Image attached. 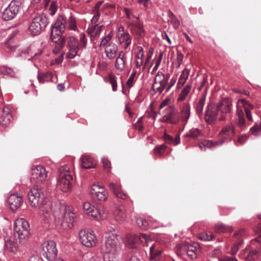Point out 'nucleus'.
<instances>
[{"label":"nucleus","instance_id":"5701e85b","mask_svg":"<svg viewBox=\"0 0 261 261\" xmlns=\"http://www.w3.org/2000/svg\"><path fill=\"white\" fill-rule=\"evenodd\" d=\"M165 115L164 116L165 120L171 124H177L179 122V119L177 117L175 110L173 107H168L165 109Z\"/></svg>","mask_w":261,"mask_h":261},{"label":"nucleus","instance_id":"6e6d98bb","mask_svg":"<svg viewBox=\"0 0 261 261\" xmlns=\"http://www.w3.org/2000/svg\"><path fill=\"white\" fill-rule=\"evenodd\" d=\"M166 147H167L165 144H162L155 147L154 149V150L156 154H158L159 156H161L163 155Z\"/></svg>","mask_w":261,"mask_h":261},{"label":"nucleus","instance_id":"f257e3e1","mask_svg":"<svg viewBox=\"0 0 261 261\" xmlns=\"http://www.w3.org/2000/svg\"><path fill=\"white\" fill-rule=\"evenodd\" d=\"M28 198L31 206L40 208L41 216L45 223L53 220V216L50 214L53 209V204L47 200L41 189L38 187L31 189L28 193Z\"/></svg>","mask_w":261,"mask_h":261},{"label":"nucleus","instance_id":"bb28decb","mask_svg":"<svg viewBox=\"0 0 261 261\" xmlns=\"http://www.w3.org/2000/svg\"><path fill=\"white\" fill-rule=\"evenodd\" d=\"M239 102L241 103L242 107H244L247 119L250 121H253V118L251 110L253 109V106L245 99H239Z\"/></svg>","mask_w":261,"mask_h":261},{"label":"nucleus","instance_id":"b1692460","mask_svg":"<svg viewBox=\"0 0 261 261\" xmlns=\"http://www.w3.org/2000/svg\"><path fill=\"white\" fill-rule=\"evenodd\" d=\"M131 27L132 33L137 36L138 38H143L145 35L143 24L140 21H132L129 23Z\"/></svg>","mask_w":261,"mask_h":261},{"label":"nucleus","instance_id":"c03bdc74","mask_svg":"<svg viewBox=\"0 0 261 261\" xmlns=\"http://www.w3.org/2000/svg\"><path fill=\"white\" fill-rule=\"evenodd\" d=\"M201 131L197 128H192L190 130L188 133L184 135L185 137L196 139L201 135Z\"/></svg>","mask_w":261,"mask_h":261},{"label":"nucleus","instance_id":"4c0bfd02","mask_svg":"<svg viewBox=\"0 0 261 261\" xmlns=\"http://www.w3.org/2000/svg\"><path fill=\"white\" fill-rule=\"evenodd\" d=\"M215 230L218 233L230 232L233 231V228L231 226H228L223 223H218L215 225Z\"/></svg>","mask_w":261,"mask_h":261},{"label":"nucleus","instance_id":"ddd939ff","mask_svg":"<svg viewBox=\"0 0 261 261\" xmlns=\"http://www.w3.org/2000/svg\"><path fill=\"white\" fill-rule=\"evenodd\" d=\"M79 238L81 243L88 247L95 246L97 242L96 235L91 230H81L79 232Z\"/></svg>","mask_w":261,"mask_h":261},{"label":"nucleus","instance_id":"bf43d9fd","mask_svg":"<svg viewBox=\"0 0 261 261\" xmlns=\"http://www.w3.org/2000/svg\"><path fill=\"white\" fill-rule=\"evenodd\" d=\"M242 107V105H241V103L239 102V100H238L237 103V110H236V116L237 117H243L244 116V113L243 111V110L241 108V107Z\"/></svg>","mask_w":261,"mask_h":261},{"label":"nucleus","instance_id":"7c9ffc66","mask_svg":"<svg viewBox=\"0 0 261 261\" xmlns=\"http://www.w3.org/2000/svg\"><path fill=\"white\" fill-rule=\"evenodd\" d=\"M190 71V69L188 68H185L182 70L176 85V88L177 89H179L184 86L188 79Z\"/></svg>","mask_w":261,"mask_h":261},{"label":"nucleus","instance_id":"412c9836","mask_svg":"<svg viewBox=\"0 0 261 261\" xmlns=\"http://www.w3.org/2000/svg\"><path fill=\"white\" fill-rule=\"evenodd\" d=\"M23 202L22 196L17 194H11L8 198V203L12 211L15 212L18 209Z\"/></svg>","mask_w":261,"mask_h":261},{"label":"nucleus","instance_id":"49530a36","mask_svg":"<svg viewBox=\"0 0 261 261\" xmlns=\"http://www.w3.org/2000/svg\"><path fill=\"white\" fill-rule=\"evenodd\" d=\"M95 207L92 205L91 203L86 202L83 204V209L84 212L88 215L92 217L93 212H95Z\"/></svg>","mask_w":261,"mask_h":261},{"label":"nucleus","instance_id":"79ce46f5","mask_svg":"<svg viewBox=\"0 0 261 261\" xmlns=\"http://www.w3.org/2000/svg\"><path fill=\"white\" fill-rule=\"evenodd\" d=\"M191 90V85L187 84L181 90L177 98V101H181L186 99Z\"/></svg>","mask_w":261,"mask_h":261},{"label":"nucleus","instance_id":"8fccbe9b","mask_svg":"<svg viewBox=\"0 0 261 261\" xmlns=\"http://www.w3.org/2000/svg\"><path fill=\"white\" fill-rule=\"evenodd\" d=\"M250 131L254 136H259L261 135V123H256L250 128Z\"/></svg>","mask_w":261,"mask_h":261},{"label":"nucleus","instance_id":"cd10ccee","mask_svg":"<svg viewBox=\"0 0 261 261\" xmlns=\"http://www.w3.org/2000/svg\"><path fill=\"white\" fill-rule=\"evenodd\" d=\"M117 33V37L119 43H125L124 48L127 49L132 42V38L128 32Z\"/></svg>","mask_w":261,"mask_h":261},{"label":"nucleus","instance_id":"c756f323","mask_svg":"<svg viewBox=\"0 0 261 261\" xmlns=\"http://www.w3.org/2000/svg\"><path fill=\"white\" fill-rule=\"evenodd\" d=\"M164 139L166 143L170 145L176 146L180 143V133L176 134L175 136H172L165 133Z\"/></svg>","mask_w":261,"mask_h":261},{"label":"nucleus","instance_id":"4d7b16f0","mask_svg":"<svg viewBox=\"0 0 261 261\" xmlns=\"http://www.w3.org/2000/svg\"><path fill=\"white\" fill-rule=\"evenodd\" d=\"M247 236V232L244 229H241L234 234V237L238 240L246 238Z\"/></svg>","mask_w":261,"mask_h":261},{"label":"nucleus","instance_id":"c9c22d12","mask_svg":"<svg viewBox=\"0 0 261 261\" xmlns=\"http://www.w3.org/2000/svg\"><path fill=\"white\" fill-rule=\"evenodd\" d=\"M114 215L116 219L121 220L126 217V210L123 205H119L117 207L114 212Z\"/></svg>","mask_w":261,"mask_h":261},{"label":"nucleus","instance_id":"423d86ee","mask_svg":"<svg viewBox=\"0 0 261 261\" xmlns=\"http://www.w3.org/2000/svg\"><path fill=\"white\" fill-rule=\"evenodd\" d=\"M72 172L67 166L59 169V175L57 187L63 192H68L71 188L72 181Z\"/></svg>","mask_w":261,"mask_h":261},{"label":"nucleus","instance_id":"c85d7f7f","mask_svg":"<svg viewBox=\"0 0 261 261\" xmlns=\"http://www.w3.org/2000/svg\"><path fill=\"white\" fill-rule=\"evenodd\" d=\"M92 217L97 219H105L107 218L108 213L107 209L103 206L96 207L95 212H93Z\"/></svg>","mask_w":261,"mask_h":261},{"label":"nucleus","instance_id":"a211bd4d","mask_svg":"<svg viewBox=\"0 0 261 261\" xmlns=\"http://www.w3.org/2000/svg\"><path fill=\"white\" fill-rule=\"evenodd\" d=\"M235 125L232 123L224 126L219 133L220 141H223V144L228 140H231L235 134Z\"/></svg>","mask_w":261,"mask_h":261},{"label":"nucleus","instance_id":"ea45409f","mask_svg":"<svg viewBox=\"0 0 261 261\" xmlns=\"http://www.w3.org/2000/svg\"><path fill=\"white\" fill-rule=\"evenodd\" d=\"M1 72L4 75L10 77H16L17 76V70L6 66L2 67Z\"/></svg>","mask_w":261,"mask_h":261},{"label":"nucleus","instance_id":"e433bc0d","mask_svg":"<svg viewBox=\"0 0 261 261\" xmlns=\"http://www.w3.org/2000/svg\"><path fill=\"white\" fill-rule=\"evenodd\" d=\"M5 249L14 254H15L17 251L15 243L9 238L5 239Z\"/></svg>","mask_w":261,"mask_h":261},{"label":"nucleus","instance_id":"052dcab7","mask_svg":"<svg viewBox=\"0 0 261 261\" xmlns=\"http://www.w3.org/2000/svg\"><path fill=\"white\" fill-rule=\"evenodd\" d=\"M137 223L139 227L143 229H146L148 226V222L141 218H139L137 220Z\"/></svg>","mask_w":261,"mask_h":261},{"label":"nucleus","instance_id":"13d9d810","mask_svg":"<svg viewBox=\"0 0 261 261\" xmlns=\"http://www.w3.org/2000/svg\"><path fill=\"white\" fill-rule=\"evenodd\" d=\"M35 49V47L34 45H31L29 46L27 50V52L28 54H30L31 57H34L36 56L37 55H40L41 53V51L40 50H38L37 53L34 50Z\"/></svg>","mask_w":261,"mask_h":261},{"label":"nucleus","instance_id":"864d4df0","mask_svg":"<svg viewBox=\"0 0 261 261\" xmlns=\"http://www.w3.org/2000/svg\"><path fill=\"white\" fill-rule=\"evenodd\" d=\"M248 138V136L246 134H243L238 137L237 140L234 141V144L237 146L244 144Z\"/></svg>","mask_w":261,"mask_h":261},{"label":"nucleus","instance_id":"20e7f679","mask_svg":"<svg viewBox=\"0 0 261 261\" xmlns=\"http://www.w3.org/2000/svg\"><path fill=\"white\" fill-rule=\"evenodd\" d=\"M119 250L117 235L114 233L108 234L101 248L104 261H118Z\"/></svg>","mask_w":261,"mask_h":261},{"label":"nucleus","instance_id":"72a5a7b5","mask_svg":"<svg viewBox=\"0 0 261 261\" xmlns=\"http://www.w3.org/2000/svg\"><path fill=\"white\" fill-rule=\"evenodd\" d=\"M66 27L69 30L75 32L79 31L77 26V20L72 14H70L68 19L66 20Z\"/></svg>","mask_w":261,"mask_h":261},{"label":"nucleus","instance_id":"de8ad7c7","mask_svg":"<svg viewBox=\"0 0 261 261\" xmlns=\"http://www.w3.org/2000/svg\"><path fill=\"white\" fill-rule=\"evenodd\" d=\"M235 122L241 130H243L247 127L245 117H237L235 119Z\"/></svg>","mask_w":261,"mask_h":261},{"label":"nucleus","instance_id":"f03ea898","mask_svg":"<svg viewBox=\"0 0 261 261\" xmlns=\"http://www.w3.org/2000/svg\"><path fill=\"white\" fill-rule=\"evenodd\" d=\"M50 214L53 218L49 223L55 221L65 229L69 228L72 226L75 217V214L71 211L70 208H66L64 206L60 205L53 206Z\"/></svg>","mask_w":261,"mask_h":261},{"label":"nucleus","instance_id":"1a4fd4ad","mask_svg":"<svg viewBox=\"0 0 261 261\" xmlns=\"http://www.w3.org/2000/svg\"><path fill=\"white\" fill-rule=\"evenodd\" d=\"M175 249L178 254L186 253L192 259L197 258L200 252V246L196 243L182 242L177 244Z\"/></svg>","mask_w":261,"mask_h":261},{"label":"nucleus","instance_id":"7ed1b4c3","mask_svg":"<svg viewBox=\"0 0 261 261\" xmlns=\"http://www.w3.org/2000/svg\"><path fill=\"white\" fill-rule=\"evenodd\" d=\"M66 27V19L62 15H59L54 25L51 32L50 39L56 43L55 49L53 53L57 54L59 50L63 48L65 43V38L62 36V34L64 32Z\"/></svg>","mask_w":261,"mask_h":261},{"label":"nucleus","instance_id":"2eb2a0df","mask_svg":"<svg viewBox=\"0 0 261 261\" xmlns=\"http://www.w3.org/2000/svg\"><path fill=\"white\" fill-rule=\"evenodd\" d=\"M47 177V172L43 166L39 165L32 168L31 177L32 182L42 184L46 180Z\"/></svg>","mask_w":261,"mask_h":261},{"label":"nucleus","instance_id":"f3484780","mask_svg":"<svg viewBox=\"0 0 261 261\" xmlns=\"http://www.w3.org/2000/svg\"><path fill=\"white\" fill-rule=\"evenodd\" d=\"M90 193L93 198L100 201H106L109 196L108 190L98 185H93L91 187Z\"/></svg>","mask_w":261,"mask_h":261},{"label":"nucleus","instance_id":"0e129e2a","mask_svg":"<svg viewBox=\"0 0 261 261\" xmlns=\"http://www.w3.org/2000/svg\"><path fill=\"white\" fill-rule=\"evenodd\" d=\"M123 11L125 12V14L127 19L130 20L132 17L136 18L137 19H139V17H136L132 14V11L129 9L124 8L123 9Z\"/></svg>","mask_w":261,"mask_h":261},{"label":"nucleus","instance_id":"f8f14e48","mask_svg":"<svg viewBox=\"0 0 261 261\" xmlns=\"http://www.w3.org/2000/svg\"><path fill=\"white\" fill-rule=\"evenodd\" d=\"M43 255L48 261H54L57 256L58 249L56 243L52 240L45 241L42 244Z\"/></svg>","mask_w":261,"mask_h":261},{"label":"nucleus","instance_id":"4be33fe9","mask_svg":"<svg viewBox=\"0 0 261 261\" xmlns=\"http://www.w3.org/2000/svg\"><path fill=\"white\" fill-rule=\"evenodd\" d=\"M109 188L112 192L118 198L122 199H127L129 198L127 194L123 191L120 184L115 182L109 184Z\"/></svg>","mask_w":261,"mask_h":261},{"label":"nucleus","instance_id":"6e6552de","mask_svg":"<svg viewBox=\"0 0 261 261\" xmlns=\"http://www.w3.org/2000/svg\"><path fill=\"white\" fill-rule=\"evenodd\" d=\"M48 23L45 15L41 14L34 17L29 25L28 31L33 36L40 34L44 31Z\"/></svg>","mask_w":261,"mask_h":261},{"label":"nucleus","instance_id":"58836bf2","mask_svg":"<svg viewBox=\"0 0 261 261\" xmlns=\"http://www.w3.org/2000/svg\"><path fill=\"white\" fill-rule=\"evenodd\" d=\"M105 81L112 86V91L115 92L117 90V77L113 74H109L105 78Z\"/></svg>","mask_w":261,"mask_h":261},{"label":"nucleus","instance_id":"2f4dec72","mask_svg":"<svg viewBox=\"0 0 261 261\" xmlns=\"http://www.w3.org/2000/svg\"><path fill=\"white\" fill-rule=\"evenodd\" d=\"M11 119L12 116L9 113L8 109L4 108L0 120V125L4 127L8 126L10 124Z\"/></svg>","mask_w":261,"mask_h":261},{"label":"nucleus","instance_id":"a18cd8bd","mask_svg":"<svg viewBox=\"0 0 261 261\" xmlns=\"http://www.w3.org/2000/svg\"><path fill=\"white\" fill-rule=\"evenodd\" d=\"M198 238L201 241H210L214 238V234L212 232L204 231L199 234Z\"/></svg>","mask_w":261,"mask_h":261},{"label":"nucleus","instance_id":"a19ab883","mask_svg":"<svg viewBox=\"0 0 261 261\" xmlns=\"http://www.w3.org/2000/svg\"><path fill=\"white\" fill-rule=\"evenodd\" d=\"M205 97L204 96H201L199 99L198 102L195 105L196 112L199 116H201L203 114V109L205 105Z\"/></svg>","mask_w":261,"mask_h":261},{"label":"nucleus","instance_id":"473e14b6","mask_svg":"<svg viewBox=\"0 0 261 261\" xmlns=\"http://www.w3.org/2000/svg\"><path fill=\"white\" fill-rule=\"evenodd\" d=\"M102 27V25L98 26L97 24H95L88 28L87 32L88 34L90 35L91 40L94 39L95 37L99 35Z\"/></svg>","mask_w":261,"mask_h":261},{"label":"nucleus","instance_id":"f704fd0d","mask_svg":"<svg viewBox=\"0 0 261 261\" xmlns=\"http://www.w3.org/2000/svg\"><path fill=\"white\" fill-rule=\"evenodd\" d=\"M203 145L207 148H215L221 146L223 145V141H212L204 140L201 143L199 144V146L200 148L202 147L201 145Z\"/></svg>","mask_w":261,"mask_h":261},{"label":"nucleus","instance_id":"338daca9","mask_svg":"<svg viewBox=\"0 0 261 261\" xmlns=\"http://www.w3.org/2000/svg\"><path fill=\"white\" fill-rule=\"evenodd\" d=\"M103 166L105 169H107L108 171L111 168V163L110 161L107 158L102 159Z\"/></svg>","mask_w":261,"mask_h":261},{"label":"nucleus","instance_id":"774afa93","mask_svg":"<svg viewBox=\"0 0 261 261\" xmlns=\"http://www.w3.org/2000/svg\"><path fill=\"white\" fill-rule=\"evenodd\" d=\"M256 231L260 233L259 236L255 238L254 241L261 244V223L258 224L256 227Z\"/></svg>","mask_w":261,"mask_h":261},{"label":"nucleus","instance_id":"0eeeda50","mask_svg":"<svg viewBox=\"0 0 261 261\" xmlns=\"http://www.w3.org/2000/svg\"><path fill=\"white\" fill-rule=\"evenodd\" d=\"M14 234L20 243L27 242L30 237V229L28 222L23 218L17 219L14 223Z\"/></svg>","mask_w":261,"mask_h":261},{"label":"nucleus","instance_id":"6ab92c4d","mask_svg":"<svg viewBox=\"0 0 261 261\" xmlns=\"http://www.w3.org/2000/svg\"><path fill=\"white\" fill-rule=\"evenodd\" d=\"M219 113L218 110L215 105L211 103L207 105L206 108L205 119L209 124H213L217 119Z\"/></svg>","mask_w":261,"mask_h":261},{"label":"nucleus","instance_id":"3c124183","mask_svg":"<svg viewBox=\"0 0 261 261\" xmlns=\"http://www.w3.org/2000/svg\"><path fill=\"white\" fill-rule=\"evenodd\" d=\"M125 59H122L120 58H117L115 64V66L117 69L122 71L125 68Z\"/></svg>","mask_w":261,"mask_h":261},{"label":"nucleus","instance_id":"680f3d73","mask_svg":"<svg viewBox=\"0 0 261 261\" xmlns=\"http://www.w3.org/2000/svg\"><path fill=\"white\" fill-rule=\"evenodd\" d=\"M94 16L91 19V23L92 25L97 24L96 23L99 19L100 12L99 11H93Z\"/></svg>","mask_w":261,"mask_h":261},{"label":"nucleus","instance_id":"37998d69","mask_svg":"<svg viewBox=\"0 0 261 261\" xmlns=\"http://www.w3.org/2000/svg\"><path fill=\"white\" fill-rule=\"evenodd\" d=\"M37 78L40 83H44L51 80L52 74L50 72L41 73L38 74Z\"/></svg>","mask_w":261,"mask_h":261},{"label":"nucleus","instance_id":"dca6fc26","mask_svg":"<svg viewBox=\"0 0 261 261\" xmlns=\"http://www.w3.org/2000/svg\"><path fill=\"white\" fill-rule=\"evenodd\" d=\"M19 9V2L15 1H12L4 10L2 14L3 19L6 21L14 19L18 13Z\"/></svg>","mask_w":261,"mask_h":261},{"label":"nucleus","instance_id":"a878e982","mask_svg":"<svg viewBox=\"0 0 261 261\" xmlns=\"http://www.w3.org/2000/svg\"><path fill=\"white\" fill-rule=\"evenodd\" d=\"M118 46L114 43H110L105 47V53L106 57L109 59H113L116 56Z\"/></svg>","mask_w":261,"mask_h":261},{"label":"nucleus","instance_id":"5fc2aeb1","mask_svg":"<svg viewBox=\"0 0 261 261\" xmlns=\"http://www.w3.org/2000/svg\"><path fill=\"white\" fill-rule=\"evenodd\" d=\"M243 242L242 240H238L231 247L230 253L232 254H236L239 249L242 247Z\"/></svg>","mask_w":261,"mask_h":261},{"label":"nucleus","instance_id":"9b49d317","mask_svg":"<svg viewBox=\"0 0 261 261\" xmlns=\"http://www.w3.org/2000/svg\"><path fill=\"white\" fill-rule=\"evenodd\" d=\"M140 242H144L147 246L149 243H152L150 237L145 233H140V236L134 234H127L125 237V243L126 246L129 248H135Z\"/></svg>","mask_w":261,"mask_h":261},{"label":"nucleus","instance_id":"69168bd1","mask_svg":"<svg viewBox=\"0 0 261 261\" xmlns=\"http://www.w3.org/2000/svg\"><path fill=\"white\" fill-rule=\"evenodd\" d=\"M138 52L135 56L136 58L143 59L144 57V51L143 49L141 46L137 47Z\"/></svg>","mask_w":261,"mask_h":261},{"label":"nucleus","instance_id":"393cba45","mask_svg":"<svg viewBox=\"0 0 261 261\" xmlns=\"http://www.w3.org/2000/svg\"><path fill=\"white\" fill-rule=\"evenodd\" d=\"M81 166L85 169L93 168L96 167V162L90 155H84L81 157Z\"/></svg>","mask_w":261,"mask_h":261},{"label":"nucleus","instance_id":"09e8293b","mask_svg":"<svg viewBox=\"0 0 261 261\" xmlns=\"http://www.w3.org/2000/svg\"><path fill=\"white\" fill-rule=\"evenodd\" d=\"M113 36V31L110 32L108 35H107L105 37H103L101 41H100L99 46L100 47H106L108 45V43L109 41L112 39Z\"/></svg>","mask_w":261,"mask_h":261},{"label":"nucleus","instance_id":"e2e57ef3","mask_svg":"<svg viewBox=\"0 0 261 261\" xmlns=\"http://www.w3.org/2000/svg\"><path fill=\"white\" fill-rule=\"evenodd\" d=\"M259 252L257 250H253L249 252L248 257L252 259H255L258 257Z\"/></svg>","mask_w":261,"mask_h":261},{"label":"nucleus","instance_id":"39448f33","mask_svg":"<svg viewBox=\"0 0 261 261\" xmlns=\"http://www.w3.org/2000/svg\"><path fill=\"white\" fill-rule=\"evenodd\" d=\"M87 44V40L84 33L80 35L79 40L73 36L69 37L67 44L68 51L66 55V58L68 59H72L76 56H79V52L81 49H85Z\"/></svg>","mask_w":261,"mask_h":261},{"label":"nucleus","instance_id":"603ef678","mask_svg":"<svg viewBox=\"0 0 261 261\" xmlns=\"http://www.w3.org/2000/svg\"><path fill=\"white\" fill-rule=\"evenodd\" d=\"M137 71L135 70H133L132 73L126 81V85L128 88H131L133 87L134 82L135 81V77L136 76Z\"/></svg>","mask_w":261,"mask_h":261},{"label":"nucleus","instance_id":"4468645a","mask_svg":"<svg viewBox=\"0 0 261 261\" xmlns=\"http://www.w3.org/2000/svg\"><path fill=\"white\" fill-rule=\"evenodd\" d=\"M216 106L220 113V116L219 118V120L220 121L225 120L226 115L231 113L232 112V101L228 98H222Z\"/></svg>","mask_w":261,"mask_h":261},{"label":"nucleus","instance_id":"9d476101","mask_svg":"<svg viewBox=\"0 0 261 261\" xmlns=\"http://www.w3.org/2000/svg\"><path fill=\"white\" fill-rule=\"evenodd\" d=\"M170 74H164L162 72L159 71L155 76L152 89L155 93H162L164 90H166L167 84L170 78Z\"/></svg>","mask_w":261,"mask_h":261},{"label":"nucleus","instance_id":"aec40b11","mask_svg":"<svg viewBox=\"0 0 261 261\" xmlns=\"http://www.w3.org/2000/svg\"><path fill=\"white\" fill-rule=\"evenodd\" d=\"M191 115V108L188 102H185L180 108V111L177 114V117L179 119V122L181 121L185 126Z\"/></svg>","mask_w":261,"mask_h":261}]
</instances>
